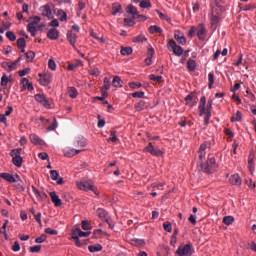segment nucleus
Here are the masks:
<instances>
[{"instance_id": "obj_5", "label": "nucleus", "mask_w": 256, "mask_h": 256, "mask_svg": "<svg viewBox=\"0 0 256 256\" xmlns=\"http://www.w3.org/2000/svg\"><path fill=\"white\" fill-rule=\"evenodd\" d=\"M76 185L81 191H93L95 193V186H93V182L91 181L77 182Z\"/></svg>"}, {"instance_id": "obj_38", "label": "nucleus", "mask_w": 256, "mask_h": 256, "mask_svg": "<svg viewBox=\"0 0 256 256\" xmlns=\"http://www.w3.org/2000/svg\"><path fill=\"white\" fill-rule=\"evenodd\" d=\"M25 57H26V61L28 63H31V61H33V59H35V52L28 51V52L25 53Z\"/></svg>"}, {"instance_id": "obj_31", "label": "nucleus", "mask_w": 256, "mask_h": 256, "mask_svg": "<svg viewBox=\"0 0 256 256\" xmlns=\"http://www.w3.org/2000/svg\"><path fill=\"white\" fill-rule=\"evenodd\" d=\"M187 69L190 71H195V69H197V62H195L193 59H189L187 62Z\"/></svg>"}, {"instance_id": "obj_17", "label": "nucleus", "mask_w": 256, "mask_h": 256, "mask_svg": "<svg viewBox=\"0 0 256 256\" xmlns=\"http://www.w3.org/2000/svg\"><path fill=\"white\" fill-rule=\"evenodd\" d=\"M0 177L1 179H5V181H8V183H17V178L9 173H1Z\"/></svg>"}, {"instance_id": "obj_11", "label": "nucleus", "mask_w": 256, "mask_h": 256, "mask_svg": "<svg viewBox=\"0 0 256 256\" xmlns=\"http://www.w3.org/2000/svg\"><path fill=\"white\" fill-rule=\"evenodd\" d=\"M50 197L55 207H61L63 205V202L61 201V199L59 198L56 192H50Z\"/></svg>"}, {"instance_id": "obj_39", "label": "nucleus", "mask_w": 256, "mask_h": 256, "mask_svg": "<svg viewBox=\"0 0 256 256\" xmlns=\"http://www.w3.org/2000/svg\"><path fill=\"white\" fill-rule=\"evenodd\" d=\"M121 55H131L133 53V48L131 47H122L120 50Z\"/></svg>"}, {"instance_id": "obj_6", "label": "nucleus", "mask_w": 256, "mask_h": 256, "mask_svg": "<svg viewBox=\"0 0 256 256\" xmlns=\"http://www.w3.org/2000/svg\"><path fill=\"white\" fill-rule=\"evenodd\" d=\"M144 151H147L150 155H154V157H161V155H163V151L159 148H155L151 142L144 148Z\"/></svg>"}, {"instance_id": "obj_55", "label": "nucleus", "mask_w": 256, "mask_h": 256, "mask_svg": "<svg viewBox=\"0 0 256 256\" xmlns=\"http://www.w3.org/2000/svg\"><path fill=\"white\" fill-rule=\"evenodd\" d=\"M48 67L49 69H51V71H55V69H57V64L55 63V60L50 59L48 61Z\"/></svg>"}, {"instance_id": "obj_63", "label": "nucleus", "mask_w": 256, "mask_h": 256, "mask_svg": "<svg viewBox=\"0 0 256 256\" xmlns=\"http://www.w3.org/2000/svg\"><path fill=\"white\" fill-rule=\"evenodd\" d=\"M72 239L75 241L77 247H81V245H83L79 240V236H77L76 234H72Z\"/></svg>"}, {"instance_id": "obj_9", "label": "nucleus", "mask_w": 256, "mask_h": 256, "mask_svg": "<svg viewBox=\"0 0 256 256\" xmlns=\"http://www.w3.org/2000/svg\"><path fill=\"white\" fill-rule=\"evenodd\" d=\"M206 105H207V98L205 96H202L200 99L199 106H198V111H199L200 117H203V115H205V106Z\"/></svg>"}, {"instance_id": "obj_50", "label": "nucleus", "mask_w": 256, "mask_h": 256, "mask_svg": "<svg viewBox=\"0 0 256 256\" xmlns=\"http://www.w3.org/2000/svg\"><path fill=\"white\" fill-rule=\"evenodd\" d=\"M163 228H164V231L171 233V231H173V224H171L170 222H164Z\"/></svg>"}, {"instance_id": "obj_22", "label": "nucleus", "mask_w": 256, "mask_h": 256, "mask_svg": "<svg viewBox=\"0 0 256 256\" xmlns=\"http://www.w3.org/2000/svg\"><path fill=\"white\" fill-rule=\"evenodd\" d=\"M83 150H77V149H69L65 150L64 155L65 157H75V155H78V153H81Z\"/></svg>"}, {"instance_id": "obj_20", "label": "nucleus", "mask_w": 256, "mask_h": 256, "mask_svg": "<svg viewBox=\"0 0 256 256\" xmlns=\"http://www.w3.org/2000/svg\"><path fill=\"white\" fill-rule=\"evenodd\" d=\"M195 97V94L194 93H190L186 96L185 98V101H186V105H188L189 107H195V104L197 102H192L193 101V98Z\"/></svg>"}, {"instance_id": "obj_13", "label": "nucleus", "mask_w": 256, "mask_h": 256, "mask_svg": "<svg viewBox=\"0 0 256 256\" xmlns=\"http://www.w3.org/2000/svg\"><path fill=\"white\" fill-rule=\"evenodd\" d=\"M126 13H128L129 15H132V19H137V15L139 14V11H137V7L130 4L126 7Z\"/></svg>"}, {"instance_id": "obj_29", "label": "nucleus", "mask_w": 256, "mask_h": 256, "mask_svg": "<svg viewBox=\"0 0 256 256\" xmlns=\"http://www.w3.org/2000/svg\"><path fill=\"white\" fill-rule=\"evenodd\" d=\"M208 81V89H213V85L215 83V74L213 72L208 74Z\"/></svg>"}, {"instance_id": "obj_18", "label": "nucleus", "mask_w": 256, "mask_h": 256, "mask_svg": "<svg viewBox=\"0 0 256 256\" xmlns=\"http://www.w3.org/2000/svg\"><path fill=\"white\" fill-rule=\"evenodd\" d=\"M72 235H77V237H89V235H91V232H84L81 230V228H76L72 231Z\"/></svg>"}, {"instance_id": "obj_14", "label": "nucleus", "mask_w": 256, "mask_h": 256, "mask_svg": "<svg viewBox=\"0 0 256 256\" xmlns=\"http://www.w3.org/2000/svg\"><path fill=\"white\" fill-rule=\"evenodd\" d=\"M47 37H48V39H51L52 41L59 39V30L55 29V28H51L47 32Z\"/></svg>"}, {"instance_id": "obj_3", "label": "nucleus", "mask_w": 256, "mask_h": 256, "mask_svg": "<svg viewBox=\"0 0 256 256\" xmlns=\"http://www.w3.org/2000/svg\"><path fill=\"white\" fill-rule=\"evenodd\" d=\"M195 253V250L193 249V244L188 243L184 246H179L176 250V255L178 256H191Z\"/></svg>"}, {"instance_id": "obj_43", "label": "nucleus", "mask_w": 256, "mask_h": 256, "mask_svg": "<svg viewBox=\"0 0 256 256\" xmlns=\"http://www.w3.org/2000/svg\"><path fill=\"white\" fill-rule=\"evenodd\" d=\"M57 15L60 21H67V13L63 10H58Z\"/></svg>"}, {"instance_id": "obj_19", "label": "nucleus", "mask_w": 256, "mask_h": 256, "mask_svg": "<svg viewBox=\"0 0 256 256\" xmlns=\"http://www.w3.org/2000/svg\"><path fill=\"white\" fill-rule=\"evenodd\" d=\"M229 181L232 185H241V177L239 176V174L232 175Z\"/></svg>"}, {"instance_id": "obj_34", "label": "nucleus", "mask_w": 256, "mask_h": 256, "mask_svg": "<svg viewBox=\"0 0 256 256\" xmlns=\"http://www.w3.org/2000/svg\"><path fill=\"white\" fill-rule=\"evenodd\" d=\"M87 145V140L83 137H78L76 140V146L77 147H86Z\"/></svg>"}, {"instance_id": "obj_45", "label": "nucleus", "mask_w": 256, "mask_h": 256, "mask_svg": "<svg viewBox=\"0 0 256 256\" xmlns=\"http://www.w3.org/2000/svg\"><path fill=\"white\" fill-rule=\"evenodd\" d=\"M150 81H155V83H161L163 81V76H155V74L149 75Z\"/></svg>"}, {"instance_id": "obj_7", "label": "nucleus", "mask_w": 256, "mask_h": 256, "mask_svg": "<svg viewBox=\"0 0 256 256\" xmlns=\"http://www.w3.org/2000/svg\"><path fill=\"white\" fill-rule=\"evenodd\" d=\"M34 99L37 101V103H41V105H43V107L46 109L51 107V103H49V100H47V97L43 94H36Z\"/></svg>"}, {"instance_id": "obj_60", "label": "nucleus", "mask_w": 256, "mask_h": 256, "mask_svg": "<svg viewBox=\"0 0 256 256\" xmlns=\"http://www.w3.org/2000/svg\"><path fill=\"white\" fill-rule=\"evenodd\" d=\"M9 83V78H7V75H3L1 78V86L7 87V84Z\"/></svg>"}, {"instance_id": "obj_36", "label": "nucleus", "mask_w": 256, "mask_h": 256, "mask_svg": "<svg viewBox=\"0 0 256 256\" xmlns=\"http://www.w3.org/2000/svg\"><path fill=\"white\" fill-rule=\"evenodd\" d=\"M23 151V149L18 148V149H13L10 152V157L13 159L15 157H21V152Z\"/></svg>"}, {"instance_id": "obj_52", "label": "nucleus", "mask_w": 256, "mask_h": 256, "mask_svg": "<svg viewBox=\"0 0 256 256\" xmlns=\"http://www.w3.org/2000/svg\"><path fill=\"white\" fill-rule=\"evenodd\" d=\"M50 178L52 179V181H57V179H59V172H57V170H51Z\"/></svg>"}, {"instance_id": "obj_35", "label": "nucleus", "mask_w": 256, "mask_h": 256, "mask_svg": "<svg viewBox=\"0 0 256 256\" xmlns=\"http://www.w3.org/2000/svg\"><path fill=\"white\" fill-rule=\"evenodd\" d=\"M234 221H235V218L233 216H225L223 218V223L224 225H227V226L233 225Z\"/></svg>"}, {"instance_id": "obj_15", "label": "nucleus", "mask_w": 256, "mask_h": 256, "mask_svg": "<svg viewBox=\"0 0 256 256\" xmlns=\"http://www.w3.org/2000/svg\"><path fill=\"white\" fill-rule=\"evenodd\" d=\"M174 38L178 43H180V45H185V43H187V40L185 39V35H183L181 31H176L174 34Z\"/></svg>"}, {"instance_id": "obj_24", "label": "nucleus", "mask_w": 256, "mask_h": 256, "mask_svg": "<svg viewBox=\"0 0 256 256\" xmlns=\"http://www.w3.org/2000/svg\"><path fill=\"white\" fill-rule=\"evenodd\" d=\"M123 9V7H121V4L118 2H115L112 4V15H117V13H120V11Z\"/></svg>"}, {"instance_id": "obj_46", "label": "nucleus", "mask_w": 256, "mask_h": 256, "mask_svg": "<svg viewBox=\"0 0 256 256\" xmlns=\"http://www.w3.org/2000/svg\"><path fill=\"white\" fill-rule=\"evenodd\" d=\"M147 41V38L144 35H139L133 38L134 43H145Z\"/></svg>"}, {"instance_id": "obj_37", "label": "nucleus", "mask_w": 256, "mask_h": 256, "mask_svg": "<svg viewBox=\"0 0 256 256\" xmlns=\"http://www.w3.org/2000/svg\"><path fill=\"white\" fill-rule=\"evenodd\" d=\"M17 47L18 49H25V47H27V42L25 41V38H19L17 40Z\"/></svg>"}, {"instance_id": "obj_26", "label": "nucleus", "mask_w": 256, "mask_h": 256, "mask_svg": "<svg viewBox=\"0 0 256 256\" xmlns=\"http://www.w3.org/2000/svg\"><path fill=\"white\" fill-rule=\"evenodd\" d=\"M248 169H249L251 175H253V173H255V163L253 162V156L248 157Z\"/></svg>"}, {"instance_id": "obj_1", "label": "nucleus", "mask_w": 256, "mask_h": 256, "mask_svg": "<svg viewBox=\"0 0 256 256\" xmlns=\"http://www.w3.org/2000/svg\"><path fill=\"white\" fill-rule=\"evenodd\" d=\"M207 149H211V142L206 141L200 145L199 151H198V165L201 167V171L204 173H215L217 171V162L215 161V157H209L207 162L203 164V160L205 159V156L207 155Z\"/></svg>"}, {"instance_id": "obj_32", "label": "nucleus", "mask_w": 256, "mask_h": 256, "mask_svg": "<svg viewBox=\"0 0 256 256\" xmlns=\"http://www.w3.org/2000/svg\"><path fill=\"white\" fill-rule=\"evenodd\" d=\"M68 95H69V97H71L72 99H76L77 95H79V93L77 92V88H75V87H69V88H68Z\"/></svg>"}, {"instance_id": "obj_41", "label": "nucleus", "mask_w": 256, "mask_h": 256, "mask_svg": "<svg viewBox=\"0 0 256 256\" xmlns=\"http://www.w3.org/2000/svg\"><path fill=\"white\" fill-rule=\"evenodd\" d=\"M96 213L100 219H105L107 217V211H105L103 208H98Z\"/></svg>"}, {"instance_id": "obj_49", "label": "nucleus", "mask_w": 256, "mask_h": 256, "mask_svg": "<svg viewBox=\"0 0 256 256\" xmlns=\"http://www.w3.org/2000/svg\"><path fill=\"white\" fill-rule=\"evenodd\" d=\"M104 221H105V223L108 224L109 229H115V223L113 222V220L109 216H106L104 218Z\"/></svg>"}, {"instance_id": "obj_62", "label": "nucleus", "mask_w": 256, "mask_h": 256, "mask_svg": "<svg viewBox=\"0 0 256 256\" xmlns=\"http://www.w3.org/2000/svg\"><path fill=\"white\" fill-rule=\"evenodd\" d=\"M41 251V245H35L30 247V252L31 253H39Z\"/></svg>"}, {"instance_id": "obj_48", "label": "nucleus", "mask_w": 256, "mask_h": 256, "mask_svg": "<svg viewBox=\"0 0 256 256\" xmlns=\"http://www.w3.org/2000/svg\"><path fill=\"white\" fill-rule=\"evenodd\" d=\"M136 111H143L145 109V102L144 100H140L138 103L135 104Z\"/></svg>"}, {"instance_id": "obj_12", "label": "nucleus", "mask_w": 256, "mask_h": 256, "mask_svg": "<svg viewBox=\"0 0 256 256\" xmlns=\"http://www.w3.org/2000/svg\"><path fill=\"white\" fill-rule=\"evenodd\" d=\"M40 77V85L47 87L49 83H51V75L49 74H39Z\"/></svg>"}, {"instance_id": "obj_30", "label": "nucleus", "mask_w": 256, "mask_h": 256, "mask_svg": "<svg viewBox=\"0 0 256 256\" xmlns=\"http://www.w3.org/2000/svg\"><path fill=\"white\" fill-rule=\"evenodd\" d=\"M22 85L23 87H27L28 91H33V84L29 82V79L22 78Z\"/></svg>"}, {"instance_id": "obj_54", "label": "nucleus", "mask_w": 256, "mask_h": 256, "mask_svg": "<svg viewBox=\"0 0 256 256\" xmlns=\"http://www.w3.org/2000/svg\"><path fill=\"white\" fill-rule=\"evenodd\" d=\"M6 37L9 39V41H16L17 36H15V33L8 31L6 32Z\"/></svg>"}, {"instance_id": "obj_56", "label": "nucleus", "mask_w": 256, "mask_h": 256, "mask_svg": "<svg viewBox=\"0 0 256 256\" xmlns=\"http://www.w3.org/2000/svg\"><path fill=\"white\" fill-rule=\"evenodd\" d=\"M143 85L141 83H137V82H130L129 83V87L130 89H141Z\"/></svg>"}, {"instance_id": "obj_23", "label": "nucleus", "mask_w": 256, "mask_h": 256, "mask_svg": "<svg viewBox=\"0 0 256 256\" xmlns=\"http://www.w3.org/2000/svg\"><path fill=\"white\" fill-rule=\"evenodd\" d=\"M88 250L90 253H97L99 251H103V246L101 244L90 245L88 246Z\"/></svg>"}, {"instance_id": "obj_53", "label": "nucleus", "mask_w": 256, "mask_h": 256, "mask_svg": "<svg viewBox=\"0 0 256 256\" xmlns=\"http://www.w3.org/2000/svg\"><path fill=\"white\" fill-rule=\"evenodd\" d=\"M82 229L83 231H89L91 229V224H89V221L87 220L82 221Z\"/></svg>"}, {"instance_id": "obj_44", "label": "nucleus", "mask_w": 256, "mask_h": 256, "mask_svg": "<svg viewBox=\"0 0 256 256\" xmlns=\"http://www.w3.org/2000/svg\"><path fill=\"white\" fill-rule=\"evenodd\" d=\"M133 25H135V19H133V18H125L124 19L125 27H133Z\"/></svg>"}, {"instance_id": "obj_59", "label": "nucleus", "mask_w": 256, "mask_h": 256, "mask_svg": "<svg viewBox=\"0 0 256 256\" xmlns=\"http://www.w3.org/2000/svg\"><path fill=\"white\" fill-rule=\"evenodd\" d=\"M45 241H47V235L45 234L35 239V243H45Z\"/></svg>"}, {"instance_id": "obj_2", "label": "nucleus", "mask_w": 256, "mask_h": 256, "mask_svg": "<svg viewBox=\"0 0 256 256\" xmlns=\"http://www.w3.org/2000/svg\"><path fill=\"white\" fill-rule=\"evenodd\" d=\"M29 21L31 22L27 25L28 33H30L32 37H35V35H37V25L41 22V17H30Z\"/></svg>"}, {"instance_id": "obj_51", "label": "nucleus", "mask_w": 256, "mask_h": 256, "mask_svg": "<svg viewBox=\"0 0 256 256\" xmlns=\"http://www.w3.org/2000/svg\"><path fill=\"white\" fill-rule=\"evenodd\" d=\"M237 121H241V111H237L236 114L231 117L232 123H235Z\"/></svg>"}, {"instance_id": "obj_28", "label": "nucleus", "mask_w": 256, "mask_h": 256, "mask_svg": "<svg viewBox=\"0 0 256 256\" xmlns=\"http://www.w3.org/2000/svg\"><path fill=\"white\" fill-rule=\"evenodd\" d=\"M12 163L16 167H21L23 165V157L16 156V157L12 158Z\"/></svg>"}, {"instance_id": "obj_10", "label": "nucleus", "mask_w": 256, "mask_h": 256, "mask_svg": "<svg viewBox=\"0 0 256 256\" xmlns=\"http://www.w3.org/2000/svg\"><path fill=\"white\" fill-rule=\"evenodd\" d=\"M66 37H67V41L75 49V43H77V34L73 33V31L70 30L67 32Z\"/></svg>"}, {"instance_id": "obj_42", "label": "nucleus", "mask_w": 256, "mask_h": 256, "mask_svg": "<svg viewBox=\"0 0 256 256\" xmlns=\"http://www.w3.org/2000/svg\"><path fill=\"white\" fill-rule=\"evenodd\" d=\"M102 89H106L108 91H109V89H111V79L110 78H108V77L104 78V83H103Z\"/></svg>"}, {"instance_id": "obj_21", "label": "nucleus", "mask_w": 256, "mask_h": 256, "mask_svg": "<svg viewBox=\"0 0 256 256\" xmlns=\"http://www.w3.org/2000/svg\"><path fill=\"white\" fill-rule=\"evenodd\" d=\"M30 141L31 143H33V145H42L43 143V140H41V138H39V136H37L36 134L30 135Z\"/></svg>"}, {"instance_id": "obj_64", "label": "nucleus", "mask_w": 256, "mask_h": 256, "mask_svg": "<svg viewBox=\"0 0 256 256\" xmlns=\"http://www.w3.org/2000/svg\"><path fill=\"white\" fill-rule=\"evenodd\" d=\"M45 233H47V235H57V230H53L51 228H46L45 229Z\"/></svg>"}, {"instance_id": "obj_8", "label": "nucleus", "mask_w": 256, "mask_h": 256, "mask_svg": "<svg viewBox=\"0 0 256 256\" xmlns=\"http://www.w3.org/2000/svg\"><path fill=\"white\" fill-rule=\"evenodd\" d=\"M196 35L200 41H205V37L207 35V29L205 28V25L199 24L196 26Z\"/></svg>"}, {"instance_id": "obj_57", "label": "nucleus", "mask_w": 256, "mask_h": 256, "mask_svg": "<svg viewBox=\"0 0 256 256\" xmlns=\"http://www.w3.org/2000/svg\"><path fill=\"white\" fill-rule=\"evenodd\" d=\"M256 9V5L254 3L248 4L242 8L243 11H253Z\"/></svg>"}, {"instance_id": "obj_16", "label": "nucleus", "mask_w": 256, "mask_h": 256, "mask_svg": "<svg viewBox=\"0 0 256 256\" xmlns=\"http://www.w3.org/2000/svg\"><path fill=\"white\" fill-rule=\"evenodd\" d=\"M42 15L48 19H53V12L51 11V7L49 5H45L42 8Z\"/></svg>"}, {"instance_id": "obj_33", "label": "nucleus", "mask_w": 256, "mask_h": 256, "mask_svg": "<svg viewBox=\"0 0 256 256\" xmlns=\"http://www.w3.org/2000/svg\"><path fill=\"white\" fill-rule=\"evenodd\" d=\"M210 21H211V25L212 27H214V29L217 27V23H219L220 18L219 16L212 14L210 17Z\"/></svg>"}, {"instance_id": "obj_25", "label": "nucleus", "mask_w": 256, "mask_h": 256, "mask_svg": "<svg viewBox=\"0 0 256 256\" xmlns=\"http://www.w3.org/2000/svg\"><path fill=\"white\" fill-rule=\"evenodd\" d=\"M113 87H123V80H121V77L114 76L112 81Z\"/></svg>"}, {"instance_id": "obj_40", "label": "nucleus", "mask_w": 256, "mask_h": 256, "mask_svg": "<svg viewBox=\"0 0 256 256\" xmlns=\"http://www.w3.org/2000/svg\"><path fill=\"white\" fill-rule=\"evenodd\" d=\"M130 95L131 97H134V99H143L145 97V92L138 91V92H133Z\"/></svg>"}, {"instance_id": "obj_4", "label": "nucleus", "mask_w": 256, "mask_h": 256, "mask_svg": "<svg viewBox=\"0 0 256 256\" xmlns=\"http://www.w3.org/2000/svg\"><path fill=\"white\" fill-rule=\"evenodd\" d=\"M168 49H170V51H173L176 57H181V55H183V48L177 45V42H175V40H170L168 42Z\"/></svg>"}, {"instance_id": "obj_27", "label": "nucleus", "mask_w": 256, "mask_h": 256, "mask_svg": "<svg viewBox=\"0 0 256 256\" xmlns=\"http://www.w3.org/2000/svg\"><path fill=\"white\" fill-rule=\"evenodd\" d=\"M149 33L155 35V33H163V29L157 25H152L149 27Z\"/></svg>"}, {"instance_id": "obj_61", "label": "nucleus", "mask_w": 256, "mask_h": 256, "mask_svg": "<svg viewBox=\"0 0 256 256\" xmlns=\"http://www.w3.org/2000/svg\"><path fill=\"white\" fill-rule=\"evenodd\" d=\"M195 33H197V27L192 26L188 31V37H195Z\"/></svg>"}, {"instance_id": "obj_47", "label": "nucleus", "mask_w": 256, "mask_h": 256, "mask_svg": "<svg viewBox=\"0 0 256 256\" xmlns=\"http://www.w3.org/2000/svg\"><path fill=\"white\" fill-rule=\"evenodd\" d=\"M140 7H141V9H150L151 1H149V0H142L140 2Z\"/></svg>"}, {"instance_id": "obj_58", "label": "nucleus", "mask_w": 256, "mask_h": 256, "mask_svg": "<svg viewBox=\"0 0 256 256\" xmlns=\"http://www.w3.org/2000/svg\"><path fill=\"white\" fill-rule=\"evenodd\" d=\"M204 115V124L209 125V119H211V112L205 110Z\"/></svg>"}]
</instances>
